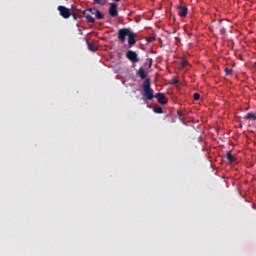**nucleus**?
I'll use <instances>...</instances> for the list:
<instances>
[{"instance_id":"obj_5","label":"nucleus","mask_w":256,"mask_h":256,"mask_svg":"<svg viewBox=\"0 0 256 256\" xmlns=\"http://www.w3.org/2000/svg\"><path fill=\"white\" fill-rule=\"evenodd\" d=\"M155 99H157L158 103H160V105H167V103L169 102V100L167 99V96H165V94L163 93H156V95L154 96Z\"/></svg>"},{"instance_id":"obj_1","label":"nucleus","mask_w":256,"mask_h":256,"mask_svg":"<svg viewBox=\"0 0 256 256\" xmlns=\"http://www.w3.org/2000/svg\"><path fill=\"white\" fill-rule=\"evenodd\" d=\"M126 37H128L129 47H133L137 43V33L133 32L129 28H121L118 30V41L120 43H125Z\"/></svg>"},{"instance_id":"obj_21","label":"nucleus","mask_w":256,"mask_h":256,"mask_svg":"<svg viewBox=\"0 0 256 256\" xmlns=\"http://www.w3.org/2000/svg\"><path fill=\"white\" fill-rule=\"evenodd\" d=\"M88 13H89L90 15H95V12L93 11V9H92V11H88Z\"/></svg>"},{"instance_id":"obj_16","label":"nucleus","mask_w":256,"mask_h":256,"mask_svg":"<svg viewBox=\"0 0 256 256\" xmlns=\"http://www.w3.org/2000/svg\"><path fill=\"white\" fill-rule=\"evenodd\" d=\"M193 99H194V101H199V99H201V95L199 93H195L193 95Z\"/></svg>"},{"instance_id":"obj_14","label":"nucleus","mask_w":256,"mask_h":256,"mask_svg":"<svg viewBox=\"0 0 256 256\" xmlns=\"http://www.w3.org/2000/svg\"><path fill=\"white\" fill-rule=\"evenodd\" d=\"M95 15L97 19H103V13H101V11H99L98 9L95 10Z\"/></svg>"},{"instance_id":"obj_13","label":"nucleus","mask_w":256,"mask_h":256,"mask_svg":"<svg viewBox=\"0 0 256 256\" xmlns=\"http://www.w3.org/2000/svg\"><path fill=\"white\" fill-rule=\"evenodd\" d=\"M153 111L154 113L161 114L163 113V108H161L160 106H154Z\"/></svg>"},{"instance_id":"obj_15","label":"nucleus","mask_w":256,"mask_h":256,"mask_svg":"<svg viewBox=\"0 0 256 256\" xmlns=\"http://www.w3.org/2000/svg\"><path fill=\"white\" fill-rule=\"evenodd\" d=\"M88 45V49L90 51H97V47H95V45L91 44V42H87Z\"/></svg>"},{"instance_id":"obj_8","label":"nucleus","mask_w":256,"mask_h":256,"mask_svg":"<svg viewBox=\"0 0 256 256\" xmlns=\"http://www.w3.org/2000/svg\"><path fill=\"white\" fill-rule=\"evenodd\" d=\"M177 12L179 17H187V6H177Z\"/></svg>"},{"instance_id":"obj_17","label":"nucleus","mask_w":256,"mask_h":256,"mask_svg":"<svg viewBox=\"0 0 256 256\" xmlns=\"http://www.w3.org/2000/svg\"><path fill=\"white\" fill-rule=\"evenodd\" d=\"M226 75H233V69L225 68Z\"/></svg>"},{"instance_id":"obj_4","label":"nucleus","mask_w":256,"mask_h":256,"mask_svg":"<svg viewBox=\"0 0 256 256\" xmlns=\"http://www.w3.org/2000/svg\"><path fill=\"white\" fill-rule=\"evenodd\" d=\"M126 57L132 63H139V57L137 56V52H135L133 50H128L126 52Z\"/></svg>"},{"instance_id":"obj_12","label":"nucleus","mask_w":256,"mask_h":256,"mask_svg":"<svg viewBox=\"0 0 256 256\" xmlns=\"http://www.w3.org/2000/svg\"><path fill=\"white\" fill-rule=\"evenodd\" d=\"M94 5H107V0H94Z\"/></svg>"},{"instance_id":"obj_23","label":"nucleus","mask_w":256,"mask_h":256,"mask_svg":"<svg viewBox=\"0 0 256 256\" xmlns=\"http://www.w3.org/2000/svg\"><path fill=\"white\" fill-rule=\"evenodd\" d=\"M114 1H116V3H119V1H121V0H114Z\"/></svg>"},{"instance_id":"obj_7","label":"nucleus","mask_w":256,"mask_h":256,"mask_svg":"<svg viewBox=\"0 0 256 256\" xmlns=\"http://www.w3.org/2000/svg\"><path fill=\"white\" fill-rule=\"evenodd\" d=\"M89 11H93V8H88L82 12L85 19L88 23H95V18L92 16V14H89Z\"/></svg>"},{"instance_id":"obj_11","label":"nucleus","mask_w":256,"mask_h":256,"mask_svg":"<svg viewBox=\"0 0 256 256\" xmlns=\"http://www.w3.org/2000/svg\"><path fill=\"white\" fill-rule=\"evenodd\" d=\"M244 119L246 121H256V115L250 112L245 115Z\"/></svg>"},{"instance_id":"obj_22","label":"nucleus","mask_w":256,"mask_h":256,"mask_svg":"<svg viewBox=\"0 0 256 256\" xmlns=\"http://www.w3.org/2000/svg\"><path fill=\"white\" fill-rule=\"evenodd\" d=\"M151 65H153V60L150 59L149 67H151Z\"/></svg>"},{"instance_id":"obj_6","label":"nucleus","mask_w":256,"mask_h":256,"mask_svg":"<svg viewBox=\"0 0 256 256\" xmlns=\"http://www.w3.org/2000/svg\"><path fill=\"white\" fill-rule=\"evenodd\" d=\"M108 13L111 17H117L119 15V11L117 10V3H110Z\"/></svg>"},{"instance_id":"obj_9","label":"nucleus","mask_w":256,"mask_h":256,"mask_svg":"<svg viewBox=\"0 0 256 256\" xmlns=\"http://www.w3.org/2000/svg\"><path fill=\"white\" fill-rule=\"evenodd\" d=\"M140 79H147V71L143 67H140L136 73Z\"/></svg>"},{"instance_id":"obj_2","label":"nucleus","mask_w":256,"mask_h":256,"mask_svg":"<svg viewBox=\"0 0 256 256\" xmlns=\"http://www.w3.org/2000/svg\"><path fill=\"white\" fill-rule=\"evenodd\" d=\"M143 87V95L146 97L147 101H153L155 99V95L153 94V89L151 88V78H146L142 84Z\"/></svg>"},{"instance_id":"obj_19","label":"nucleus","mask_w":256,"mask_h":256,"mask_svg":"<svg viewBox=\"0 0 256 256\" xmlns=\"http://www.w3.org/2000/svg\"><path fill=\"white\" fill-rule=\"evenodd\" d=\"M182 67H187V60L185 59L182 60Z\"/></svg>"},{"instance_id":"obj_10","label":"nucleus","mask_w":256,"mask_h":256,"mask_svg":"<svg viewBox=\"0 0 256 256\" xmlns=\"http://www.w3.org/2000/svg\"><path fill=\"white\" fill-rule=\"evenodd\" d=\"M226 159L228 161V163L231 165L233 163H235V161H237V158H235V156H233V154L231 153V151H227L226 152Z\"/></svg>"},{"instance_id":"obj_20","label":"nucleus","mask_w":256,"mask_h":256,"mask_svg":"<svg viewBox=\"0 0 256 256\" xmlns=\"http://www.w3.org/2000/svg\"><path fill=\"white\" fill-rule=\"evenodd\" d=\"M172 81H173L174 85H177V83H179V79H177V78H173Z\"/></svg>"},{"instance_id":"obj_18","label":"nucleus","mask_w":256,"mask_h":256,"mask_svg":"<svg viewBox=\"0 0 256 256\" xmlns=\"http://www.w3.org/2000/svg\"><path fill=\"white\" fill-rule=\"evenodd\" d=\"M220 33L221 35H225V33H227V30L225 29V27L220 28Z\"/></svg>"},{"instance_id":"obj_3","label":"nucleus","mask_w":256,"mask_h":256,"mask_svg":"<svg viewBox=\"0 0 256 256\" xmlns=\"http://www.w3.org/2000/svg\"><path fill=\"white\" fill-rule=\"evenodd\" d=\"M58 11L63 19H69L72 15L71 10L65 6H58Z\"/></svg>"}]
</instances>
